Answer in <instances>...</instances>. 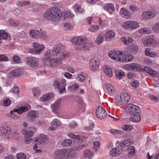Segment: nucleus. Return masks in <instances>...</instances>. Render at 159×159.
<instances>
[{"label":"nucleus","mask_w":159,"mask_h":159,"mask_svg":"<svg viewBox=\"0 0 159 159\" xmlns=\"http://www.w3.org/2000/svg\"><path fill=\"white\" fill-rule=\"evenodd\" d=\"M11 25L13 27H17L20 26V23L19 21L12 20L10 21Z\"/></svg>","instance_id":"58"},{"label":"nucleus","mask_w":159,"mask_h":159,"mask_svg":"<svg viewBox=\"0 0 159 159\" xmlns=\"http://www.w3.org/2000/svg\"><path fill=\"white\" fill-rule=\"evenodd\" d=\"M73 8L75 11H76L77 13H81L84 11V9L80 8V5L78 4L75 5L74 6Z\"/></svg>","instance_id":"43"},{"label":"nucleus","mask_w":159,"mask_h":159,"mask_svg":"<svg viewBox=\"0 0 159 159\" xmlns=\"http://www.w3.org/2000/svg\"><path fill=\"white\" fill-rule=\"evenodd\" d=\"M123 26L126 29L135 30L139 27V24L134 21H126L123 23Z\"/></svg>","instance_id":"7"},{"label":"nucleus","mask_w":159,"mask_h":159,"mask_svg":"<svg viewBox=\"0 0 159 159\" xmlns=\"http://www.w3.org/2000/svg\"><path fill=\"white\" fill-rule=\"evenodd\" d=\"M95 113L97 118L100 119H104L107 114L105 109L101 106L97 108Z\"/></svg>","instance_id":"11"},{"label":"nucleus","mask_w":159,"mask_h":159,"mask_svg":"<svg viewBox=\"0 0 159 159\" xmlns=\"http://www.w3.org/2000/svg\"><path fill=\"white\" fill-rule=\"evenodd\" d=\"M69 155V151L65 149L57 150L54 153V157L56 159H67Z\"/></svg>","instance_id":"4"},{"label":"nucleus","mask_w":159,"mask_h":159,"mask_svg":"<svg viewBox=\"0 0 159 159\" xmlns=\"http://www.w3.org/2000/svg\"><path fill=\"white\" fill-rule=\"evenodd\" d=\"M23 73L22 69L18 68L12 70L9 73V75L11 77H19Z\"/></svg>","instance_id":"20"},{"label":"nucleus","mask_w":159,"mask_h":159,"mask_svg":"<svg viewBox=\"0 0 159 159\" xmlns=\"http://www.w3.org/2000/svg\"><path fill=\"white\" fill-rule=\"evenodd\" d=\"M54 94L52 93H50L44 95L40 98L41 101L45 102L51 100L54 97Z\"/></svg>","instance_id":"27"},{"label":"nucleus","mask_w":159,"mask_h":159,"mask_svg":"<svg viewBox=\"0 0 159 159\" xmlns=\"http://www.w3.org/2000/svg\"><path fill=\"white\" fill-rule=\"evenodd\" d=\"M73 16V14L70 12L66 11L62 12L59 8L57 7L48 9L45 12L43 15L44 18L54 22L59 21L62 16L66 19L68 17L71 18Z\"/></svg>","instance_id":"2"},{"label":"nucleus","mask_w":159,"mask_h":159,"mask_svg":"<svg viewBox=\"0 0 159 159\" xmlns=\"http://www.w3.org/2000/svg\"><path fill=\"white\" fill-rule=\"evenodd\" d=\"M68 136L71 138L75 139L77 141H81L80 136L78 135H75L72 133H70L68 134Z\"/></svg>","instance_id":"48"},{"label":"nucleus","mask_w":159,"mask_h":159,"mask_svg":"<svg viewBox=\"0 0 159 159\" xmlns=\"http://www.w3.org/2000/svg\"><path fill=\"white\" fill-rule=\"evenodd\" d=\"M120 96L125 104L127 103L130 99V96L126 93L121 94Z\"/></svg>","instance_id":"30"},{"label":"nucleus","mask_w":159,"mask_h":159,"mask_svg":"<svg viewBox=\"0 0 159 159\" xmlns=\"http://www.w3.org/2000/svg\"><path fill=\"white\" fill-rule=\"evenodd\" d=\"M11 134L10 129L8 128H4L2 131L1 136H3L6 138H8Z\"/></svg>","instance_id":"32"},{"label":"nucleus","mask_w":159,"mask_h":159,"mask_svg":"<svg viewBox=\"0 0 159 159\" xmlns=\"http://www.w3.org/2000/svg\"><path fill=\"white\" fill-rule=\"evenodd\" d=\"M48 140L47 136L43 134H41L38 139V141L40 143H43Z\"/></svg>","instance_id":"41"},{"label":"nucleus","mask_w":159,"mask_h":159,"mask_svg":"<svg viewBox=\"0 0 159 159\" xmlns=\"http://www.w3.org/2000/svg\"><path fill=\"white\" fill-rule=\"evenodd\" d=\"M87 39L82 36H75L71 39V42L75 44V48L77 50L84 49L86 47Z\"/></svg>","instance_id":"3"},{"label":"nucleus","mask_w":159,"mask_h":159,"mask_svg":"<svg viewBox=\"0 0 159 159\" xmlns=\"http://www.w3.org/2000/svg\"><path fill=\"white\" fill-rule=\"evenodd\" d=\"M84 155L86 158L91 159L93 157V154L89 150H86L84 152Z\"/></svg>","instance_id":"40"},{"label":"nucleus","mask_w":159,"mask_h":159,"mask_svg":"<svg viewBox=\"0 0 159 159\" xmlns=\"http://www.w3.org/2000/svg\"><path fill=\"white\" fill-rule=\"evenodd\" d=\"M129 8L131 11L133 12L136 11L139 9V8L137 6L132 5L129 6Z\"/></svg>","instance_id":"61"},{"label":"nucleus","mask_w":159,"mask_h":159,"mask_svg":"<svg viewBox=\"0 0 159 159\" xmlns=\"http://www.w3.org/2000/svg\"><path fill=\"white\" fill-rule=\"evenodd\" d=\"M119 13L120 15L122 17L126 19H128L131 16L130 11L125 8H121L120 10Z\"/></svg>","instance_id":"16"},{"label":"nucleus","mask_w":159,"mask_h":159,"mask_svg":"<svg viewBox=\"0 0 159 159\" xmlns=\"http://www.w3.org/2000/svg\"><path fill=\"white\" fill-rule=\"evenodd\" d=\"M109 56L112 59L117 61L122 62V52L110 51L108 53Z\"/></svg>","instance_id":"8"},{"label":"nucleus","mask_w":159,"mask_h":159,"mask_svg":"<svg viewBox=\"0 0 159 159\" xmlns=\"http://www.w3.org/2000/svg\"><path fill=\"white\" fill-rule=\"evenodd\" d=\"M123 151V149L122 148L117 146L111 150L110 153L111 156L115 157L120 155Z\"/></svg>","instance_id":"17"},{"label":"nucleus","mask_w":159,"mask_h":159,"mask_svg":"<svg viewBox=\"0 0 159 159\" xmlns=\"http://www.w3.org/2000/svg\"><path fill=\"white\" fill-rule=\"evenodd\" d=\"M115 103L118 106H120L125 104L120 96L116 97Z\"/></svg>","instance_id":"46"},{"label":"nucleus","mask_w":159,"mask_h":159,"mask_svg":"<svg viewBox=\"0 0 159 159\" xmlns=\"http://www.w3.org/2000/svg\"><path fill=\"white\" fill-rule=\"evenodd\" d=\"M39 116V114L36 111L32 110L30 111L27 114L26 117L28 120L33 121Z\"/></svg>","instance_id":"14"},{"label":"nucleus","mask_w":159,"mask_h":159,"mask_svg":"<svg viewBox=\"0 0 159 159\" xmlns=\"http://www.w3.org/2000/svg\"><path fill=\"white\" fill-rule=\"evenodd\" d=\"M63 28L66 31H70L73 29V26L68 23H65L64 24Z\"/></svg>","instance_id":"45"},{"label":"nucleus","mask_w":159,"mask_h":159,"mask_svg":"<svg viewBox=\"0 0 159 159\" xmlns=\"http://www.w3.org/2000/svg\"><path fill=\"white\" fill-rule=\"evenodd\" d=\"M25 141V143L27 144H29L33 140L32 139L31 137H24Z\"/></svg>","instance_id":"62"},{"label":"nucleus","mask_w":159,"mask_h":159,"mask_svg":"<svg viewBox=\"0 0 159 159\" xmlns=\"http://www.w3.org/2000/svg\"><path fill=\"white\" fill-rule=\"evenodd\" d=\"M132 116L131 117L130 120L131 121L135 122H138L140 120L141 117L140 116L139 112L132 115Z\"/></svg>","instance_id":"35"},{"label":"nucleus","mask_w":159,"mask_h":159,"mask_svg":"<svg viewBox=\"0 0 159 159\" xmlns=\"http://www.w3.org/2000/svg\"><path fill=\"white\" fill-rule=\"evenodd\" d=\"M129 50L131 52L134 53H136L138 52L139 49L137 46L133 45L131 47Z\"/></svg>","instance_id":"51"},{"label":"nucleus","mask_w":159,"mask_h":159,"mask_svg":"<svg viewBox=\"0 0 159 159\" xmlns=\"http://www.w3.org/2000/svg\"><path fill=\"white\" fill-rule=\"evenodd\" d=\"M99 29V27L97 25H93L90 27L89 31L93 32L97 31Z\"/></svg>","instance_id":"59"},{"label":"nucleus","mask_w":159,"mask_h":159,"mask_svg":"<svg viewBox=\"0 0 159 159\" xmlns=\"http://www.w3.org/2000/svg\"><path fill=\"white\" fill-rule=\"evenodd\" d=\"M134 141L132 139H125L124 141H121L118 142L119 145L122 147L128 146L130 144L132 143Z\"/></svg>","instance_id":"22"},{"label":"nucleus","mask_w":159,"mask_h":159,"mask_svg":"<svg viewBox=\"0 0 159 159\" xmlns=\"http://www.w3.org/2000/svg\"><path fill=\"white\" fill-rule=\"evenodd\" d=\"M8 33L5 30H0V38L2 39H6L8 36Z\"/></svg>","instance_id":"42"},{"label":"nucleus","mask_w":159,"mask_h":159,"mask_svg":"<svg viewBox=\"0 0 159 159\" xmlns=\"http://www.w3.org/2000/svg\"><path fill=\"white\" fill-rule=\"evenodd\" d=\"M139 82L137 80H134L131 82V85L132 87L136 88L139 86Z\"/></svg>","instance_id":"63"},{"label":"nucleus","mask_w":159,"mask_h":159,"mask_svg":"<svg viewBox=\"0 0 159 159\" xmlns=\"http://www.w3.org/2000/svg\"><path fill=\"white\" fill-rule=\"evenodd\" d=\"M25 63L31 67H37L39 65L38 59L34 57L30 56L26 57L25 59Z\"/></svg>","instance_id":"5"},{"label":"nucleus","mask_w":159,"mask_h":159,"mask_svg":"<svg viewBox=\"0 0 159 159\" xmlns=\"http://www.w3.org/2000/svg\"><path fill=\"white\" fill-rule=\"evenodd\" d=\"M33 92L34 96L35 97H38L40 93V91L39 88L37 87H35L33 88Z\"/></svg>","instance_id":"47"},{"label":"nucleus","mask_w":159,"mask_h":159,"mask_svg":"<svg viewBox=\"0 0 159 159\" xmlns=\"http://www.w3.org/2000/svg\"><path fill=\"white\" fill-rule=\"evenodd\" d=\"M30 35L33 38L38 37L39 31L35 30H31L29 31Z\"/></svg>","instance_id":"38"},{"label":"nucleus","mask_w":159,"mask_h":159,"mask_svg":"<svg viewBox=\"0 0 159 159\" xmlns=\"http://www.w3.org/2000/svg\"><path fill=\"white\" fill-rule=\"evenodd\" d=\"M134 59L133 56L130 54H126L124 56L123 55L122 62H126L130 61H132Z\"/></svg>","instance_id":"31"},{"label":"nucleus","mask_w":159,"mask_h":159,"mask_svg":"<svg viewBox=\"0 0 159 159\" xmlns=\"http://www.w3.org/2000/svg\"><path fill=\"white\" fill-rule=\"evenodd\" d=\"M139 32L140 33H145L149 34L151 33V31L149 29L147 28H143L139 30Z\"/></svg>","instance_id":"56"},{"label":"nucleus","mask_w":159,"mask_h":159,"mask_svg":"<svg viewBox=\"0 0 159 159\" xmlns=\"http://www.w3.org/2000/svg\"><path fill=\"white\" fill-rule=\"evenodd\" d=\"M85 104L82 100H80L77 104V107L79 110L84 112L85 111Z\"/></svg>","instance_id":"34"},{"label":"nucleus","mask_w":159,"mask_h":159,"mask_svg":"<svg viewBox=\"0 0 159 159\" xmlns=\"http://www.w3.org/2000/svg\"><path fill=\"white\" fill-rule=\"evenodd\" d=\"M87 145L86 144H77L75 145L74 150L76 151L77 150H80L87 146Z\"/></svg>","instance_id":"49"},{"label":"nucleus","mask_w":159,"mask_h":159,"mask_svg":"<svg viewBox=\"0 0 159 159\" xmlns=\"http://www.w3.org/2000/svg\"><path fill=\"white\" fill-rule=\"evenodd\" d=\"M115 34L113 31H108L106 32L105 34V39L106 41H109L112 38H113L115 37Z\"/></svg>","instance_id":"26"},{"label":"nucleus","mask_w":159,"mask_h":159,"mask_svg":"<svg viewBox=\"0 0 159 159\" xmlns=\"http://www.w3.org/2000/svg\"><path fill=\"white\" fill-rule=\"evenodd\" d=\"M36 131V129L34 126H30L28 129H23L22 131V134L24 137H32L34 135V133Z\"/></svg>","instance_id":"10"},{"label":"nucleus","mask_w":159,"mask_h":159,"mask_svg":"<svg viewBox=\"0 0 159 159\" xmlns=\"http://www.w3.org/2000/svg\"><path fill=\"white\" fill-rule=\"evenodd\" d=\"M131 64L132 70H136L138 71L141 70V67L139 64L135 63H132Z\"/></svg>","instance_id":"44"},{"label":"nucleus","mask_w":159,"mask_h":159,"mask_svg":"<svg viewBox=\"0 0 159 159\" xmlns=\"http://www.w3.org/2000/svg\"><path fill=\"white\" fill-rule=\"evenodd\" d=\"M9 61L7 57L3 54L0 55V62L2 61Z\"/></svg>","instance_id":"60"},{"label":"nucleus","mask_w":159,"mask_h":159,"mask_svg":"<svg viewBox=\"0 0 159 159\" xmlns=\"http://www.w3.org/2000/svg\"><path fill=\"white\" fill-rule=\"evenodd\" d=\"M104 71L105 74L110 77H111L113 75L112 70L108 66H105L103 67Z\"/></svg>","instance_id":"28"},{"label":"nucleus","mask_w":159,"mask_h":159,"mask_svg":"<svg viewBox=\"0 0 159 159\" xmlns=\"http://www.w3.org/2000/svg\"><path fill=\"white\" fill-rule=\"evenodd\" d=\"M30 108L31 107L30 105L20 106L18 108L14 109L13 111L17 112L19 114H21L23 113L28 111Z\"/></svg>","instance_id":"15"},{"label":"nucleus","mask_w":159,"mask_h":159,"mask_svg":"<svg viewBox=\"0 0 159 159\" xmlns=\"http://www.w3.org/2000/svg\"><path fill=\"white\" fill-rule=\"evenodd\" d=\"M60 86L58 88V90L60 93L64 92L66 90V86L67 84L65 79H62L59 82Z\"/></svg>","instance_id":"25"},{"label":"nucleus","mask_w":159,"mask_h":159,"mask_svg":"<svg viewBox=\"0 0 159 159\" xmlns=\"http://www.w3.org/2000/svg\"><path fill=\"white\" fill-rule=\"evenodd\" d=\"M33 46L35 50L30 49L29 51L31 54L35 55H40L45 48L43 45L38 44L36 43H33Z\"/></svg>","instance_id":"6"},{"label":"nucleus","mask_w":159,"mask_h":159,"mask_svg":"<svg viewBox=\"0 0 159 159\" xmlns=\"http://www.w3.org/2000/svg\"><path fill=\"white\" fill-rule=\"evenodd\" d=\"M156 14V11L155 10H152L143 12L142 14V16L144 19L149 20L154 17Z\"/></svg>","instance_id":"12"},{"label":"nucleus","mask_w":159,"mask_h":159,"mask_svg":"<svg viewBox=\"0 0 159 159\" xmlns=\"http://www.w3.org/2000/svg\"><path fill=\"white\" fill-rule=\"evenodd\" d=\"M144 70L145 72L151 76L157 77L158 75V74L157 72L156 71L153 70L151 68L148 66H145Z\"/></svg>","instance_id":"23"},{"label":"nucleus","mask_w":159,"mask_h":159,"mask_svg":"<svg viewBox=\"0 0 159 159\" xmlns=\"http://www.w3.org/2000/svg\"><path fill=\"white\" fill-rule=\"evenodd\" d=\"M104 9L107 11H108L111 14V12L110 11H114L115 8L113 4L112 3H108L106 4L103 7Z\"/></svg>","instance_id":"29"},{"label":"nucleus","mask_w":159,"mask_h":159,"mask_svg":"<svg viewBox=\"0 0 159 159\" xmlns=\"http://www.w3.org/2000/svg\"><path fill=\"white\" fill-rule=\"evenodd\" d=\"M61 99L59 98L53 104H52L51 107L52 111L54 113H57L58 109L61 106Z\"/></svg>","instance_id":"13"},{"label":"nucleus","mask_w":159,"mask_h":159,"mask_svg":"<svg viewBox=\"0 0 159 159\" xmlns=\"http://www.w3.org/2000/svg\"><path fill=\"white\" fill-rule=\"evenodd\" d=\"M77 80L80 82H82L86 79V78L83 75L81 74H79L78 75L77 77Z\"/></svg>","instance_id":"54"},{"label":"nucleus","mask_w":159,"mask_h":159,"mask_svg":"<svg viewBox=\"0 0 159 159\" xmlns=\"http://www.w3.org/2000/svg\"><path fill=\"white\" fill-rule=\"evenodd\" d=\"M123 130L126 131H129L132 129V126L130 125H124L122 126Z\"/></svg>","instance_id":"55"},{"label":"nucleus","mask_w":159,"mask_h":159,"mask_svg":"<svg viewBox=\"0 0 159 159\" xmlns=\"http://www.w3.org/2000/svg\"><path fill=\"white\" fill-rule=\"evenodd\" d=\"M60 121L57 119L53 120L51 123V125L49 128L50 130L53 131L56 129L60 126L61 125Z\"/></svg>","instance_id":"19"},{"label":"nucleus","mask_w":159,"mask_h":159,"mask_svg":"<svg viewBox=\"0 0 159 159\" xmlns=\"http://www.w3.org/2000/svg\"><path fill=\"white\" fill-rule=\"evenodd\" d=\"M104 41V35L103 34H100L98 35L95 40V43L98 44H100Z\"/></svg>","instance_id":"37"},{"label":"nucleus","mask_w":159,"mask_h":159,"mask_svg":"<svg viewBox=\"0 0 159 159\" xmlns=\"http://www.w3.org/2000/svg\"><path fill=\"white\" fill-rule=\"evenodd\" d=\"M152 29L155 32L159 33V22H158L153 25Z\"/></svg>","instance_id":"50"},{"label":"nucleus","mask_w":159,"mask_h":159,"mask_svg":"<svg viewBox=\"0 0 159 159\" xmlns=\"http://www.w3.org/2000/svg\"><path fill=\"white\" fill-rule=\"evenodd\" d=\"M73 141L70 139H66L62 142L61 144L63 147H68L72 144Z\"/></svg>","instance_id":"39"},{"label":"nucleus","mask_w":159,"mask_h":159,"mask_svg":"<svg viewBox=\"0 0 159 159\" xmlns=\"http://www.w3.org/2000/svg\"><path fill=\"white\" fill-rule=\"evenodd\" d=\"M127 149L129 150L128 154V156L129 157H132L134 156L135 154L134 147L133 146H130L128 147Z\"/></svg>","instance_id":"36"},{"label":"nucleus","mask_w":159,"mask_h":159,"mask_svg":"<svg viewBox=\"0 0 159 159\" xmlns=\"http://www.w3.org/2000/svg\"><path fill=\"white\" fill-rule=\"evenodd\" d=\"M115 74L116 79L119 80L123 79L125 76L124 72L120 70H116Z\"/></svg>","instance_id":"33"},{"label":"nucleus","mask_w":159,"mask_h":159,"mask_svg":"<svg viewBox=\"0 0 159 159\" xmlns=\"http://www.w3.org/2000/svg\"><path fill=\"white\" fill-rule=\"evenodd\" d=\"M68 57V54L62 52L58 48L49 50L45 52L43 61L46 65L53 67L61 63L62 61Z\"/></svg>","instance_id":"1"},{"label":"nucleus","mask_w":159,"mask_h":159,"mask_svg":"<svg viewBox=\"0 0 159 159\" xmlns=\"http://www.w3.org/2000/svg\"><path fill=\"white\" fill-rule=\"evenodd\" d=\"M106 88L109 96H113L115 93L114 87L111 84H108L106 85Z\"/></svg>","instance_id":"24"},{"label":"nucleus","mask_w":159,"mask_h":159,"mask_svg":"<svg viewBox=\"0 0 159 159\" xmlns=\"http://www.w3.org/2000/svg\"><path fill=\"white\" fill-rule=\"evenodd\" d=\"M90 61V68L93 71H95L99 68L100 63L98 60L95 59H92Z\"/></svg>","instance_id":"18"},{"label":"nucleus","mask_w":159,"mask_h":159,"mask_svg":"<svg viewBox=\"0 0 159 159\" xmlns=\"http://www.w3.org/2000/svg\"><path fill=\"white\" fill-rule=\"evenodd\" d=\"M157 43V41L154 39L149 38L144 40L143 45L146 47L153 46Z\"/></svg>","instance_id":"21"},{"label":"nucleus","mask_w":159,"mask_h":159,"mask_svg":"<svg viewBox=\"0 0 159 159\" xmlns=\"http://www.w3.org/2000/svg\"><path fill=\"white\" fill-rule=\"evenodd\" d=\"M125 111L130 115H134L139 112V107L132 104H129L125 108Z\"/></svg>","instance_id":"9"},{"label":"nucleus","mask_w":159,"mask_h":159,"mask_svg":"<svg viewBox=\"0 0 159 159\" xmlns=\"http://www.w3.org/2000/svg\"><path fill=\"white\" fill-rule=\"evenodd\" d=\"M100 145V143L98 141H95L93 143V148L95 150H97Z\"/></svg>","instance_id":"64"},{"label":"nucleus","mask_w":159,"mask_h":159,"mask_svg":"<svg viewBox=\"0 0 159 159\" xmlns=\"http://www.w3.org/2000/svg\"><path fill=\"white\" fill-rule=\"evenodd\" d=\"M26 157L25 154L23 153H18L17 155V159H26Z\"/></svg>","instance_id":"57"},{"label":"nucleus","mask_w":159,"mask_h":159,"mask_svg":"<svg viewBox=\"0 0 159 159\" xmlns=\"http://www.w3.org/2000/svg\"><path fill=\"white\" fill-rule=\"evenodd\" d=\"M39 35H40V37L41 38L43 39H47L48 37V35L44 31L39 32Z\"/></svg>","instance_id":"52"},{"label":"nucleus","mask_w":159,"mask_h":159,"mask_svg":"<svg viewBox=\"0 0 159 159\" xmlns=\"http://www.w3.org/2000/svg\"><path fill=\"white\" fill-rule=\"evenodd\" d=\"M11 103L10 100L8 98L4 99L3 101V104L4 106L7 107L9 106Z\"/></svg>","instance_id":"53"}]
</instances>
